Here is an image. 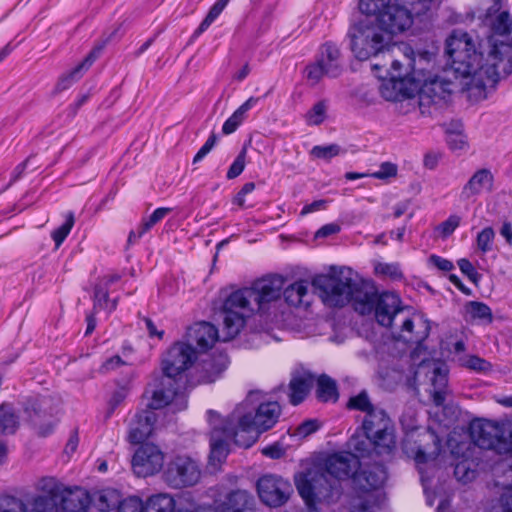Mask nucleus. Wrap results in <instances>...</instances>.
Returning a JSON list of instances; mask_svg holds the SVG:
<instances>
[{
	"instance_id": "4",
	"label": "nucleus",
	"mask_w": 512,
	"mask_h": 512,
	"mask_svg": "<svg viewBox=\"0 0 512 512\" xmlns=\"http://www.w3.org/2000/svg\"><path fill=\"white\" fill-rule=\"evenodd\" d=\"M358 468L360 461L353 453H334L297 474L295 485L308 507L317 501L333 502L342 494L341 480L353 477Z\"/></svg>"
},
{
	"instance_id": "38",
	"label": "nucleus",
	"mask_w": 512,
	"mask_h": 512,
	"mask_svg": "<svg viewBox=\"0 0 512 512\" xmlns=\"http://www.w3.org/2000/svg\"><path fill=\"white\" fill-rule=\"evenodd\" d=\"M230 0H217L214 5L210 8L206 17L200 23L199 27L194 31L193 38L198 37L203 32H205L210 25L217 19V17L222 13L224 8L227 6Z\"/></svg>"
},
{
	"instance_id": "41",
	"label": "nucleus",
	"mask_w": 512,
	"mask_h": 512,
	"mask_svg": "<svg viewBox=\"0 0 512 512\" xmlns=\"http://www.w3.org/2000/svg\"><path fill=\"white\" fill-rule=\"evenodd\" d=\"M171 212V208H157L147 219H144L138 227V237H142L154 225L160 222L165 216Z\"/></svg>"
},
{
	"instance_id": "15",
	"label": "nucleus",
	"mask_w": 512,
	"mask_h": 512,
	"mask_svg": "<svg viewBox=\"0 0 512 512\" xmlns=\"http://www.w3.org/2000/svg\"><path fill=\"white\" fill-rule=\"evenodd\" d=\"M447 446L452 456L456 459L453 465L454 475L457 480L467 483L475 479L478 463L472 458L474 454L472 444L469 441L459 440L456 436L450 435L447 440Z\"/></svg>"
},
{
	"instance_id": "62",
	"label": "nucleus",
	"mask_w": 512,
	"mask_h": 512,
	"mask_svg": "<svg viewBox=\"0 0 512 512\" xmlns=\"http://www.w3.org/2000/svg\"><path fill=\"white\" fill-rule=\"evenodd\" d=\"M447 143L452 150H462L466 146V141L460 134L449 135Z\"/></svg>"
},
{
	"instance_id": "1",
	"label": "nucleus",
	"mask_w": 512,
	"mask_h": 512,
	"mask_svg": "<svg viewBox=\"0 0 512 512\" xmlns=\"http://www.w3.org/2000/svg\"><path fill=\"white\" fill-rule=\"evenodd\" d=\"M445 51L455 77L462 79L466 90H477L478 97L486 98V90L495 88L501 75L506 77L512 73V47L503 42L491 45L484 59L471 36L455 30L446 40Z\"/></svg>"
},
{
	"instance_id": "22",
	"label": "nucleus",
	"mask_w": 512,
	"mask_h": 512,
	"mask_svg": "<svg viewBox=\"0 0 512 512\" xmlns=\"http://www.w3.org/2000/svg\"><path fill=\"white\" fill-rule=\"evenodd\" d=\"M148 407L149 409L137 412L130 423L128 441L132 444L142 443L154 430V425L157 420V415L154 410L158 408L151 407V402L148 404Z\"/></svg>"
},
{
	"instance_id": "59",
	"label": "nucleus",
	"mask_w": 512,
	"mask_h": 512,
	"mask_svg": "<svg viewBox=\"0 0 512 512\" xmlns=\"http://www.w3.org/2000/svg\"><path fill=\"white\" fill-rule=\"evenodd\" d=\"M340 225L337 223H329L322 226L315 234L316 238H324L330 235L337 234L340 231Z\"/></svg>"
},
{
	"instance_id": "48",
	"label": "nucleus",
	"mask_w": 512,
	"mask_h": 512,
	"mask_svg": "<svg viewBox=\"0 0 512 512\" xmlns=\"http://www.w3.org/2000/svg\"><path fill=\"white\" fill-rule=\"evenodd\" d=\"M326 105L324 102H317L306 115L307 122L311 125H319L325 119Z\"/></svg>"
},
{
	"instance_id": "51",
	"label": "nucleus",
	"mask_w": 512,
	"mask_h": 512,
	"mask_svg": "<svg viewBox=\"0 0 512 512\" xmlns=\"http://www.w3.org/2000/svg\"><path fill=\"white\" fill-rule=\"evenodd\" d=\"M461 272L465 274L471 282L477 284L481 278V275L476 271L473 264L465 258L459 259L457 262Z\"/></svg>"
},
{
	"instance_id": "27",
	"label": "nucleus",
	"mask_w": 512,
	"mask_h": 512,
	"mask_svg": "<svg viewBox=\"0 0 512 512\" xmlns=\"http://www.w3.org/2000/svg\"><path fill=\"white\" fill-rule=\"evenodd\" d=\"M494 177L490 170L480 169L476 171L462 188L460 198L469 200L481 194L483 191H491Z\"/></svg>"
},
{
	"instance_id": "23",
	"label": "nucleus",
	"mask_w": 512,
	"mask_h": 512,
	"mask_svg": "<svg viewBox=\"0 0 512 512\" xmlns=\"http://www.w3.org/2000/svg\"><path fill=\"white\" fill-rule=\"evenodd\" d=\"M387 473L381 464L368 465L353 473V486L359 492H369L381 487L386 480Z\"/></svg>"
},
{
	"instance_id": "33",
	"label": "nucleus",
	"mask_w": 512,
	"mask_h": 512,
	"mask_svg": "<svg viewBox=\"0 0 512 512\" xmlns=\"http://www.w3.org/2000/svg\"><path fill=\"white\" fill-rule=\"evenodd\" d=\"M258 98L250 97L247 99L223 124L222 132L229 135L236 131L239 125L244 121L247 111L254 107Z\"/></svg>"
},
{
	"instance_id": "63",
	"label": "nucleus",
	"mask_w": 512,
	"mask_h": 512,
	"mask_svg": "<svg viewBox=\"0 0 512 512\" xmlns=\"http://www.w3.org/2000/svg\"><path fill=\"white\" fill-rule=\"evenodd\" d=\"M378 269L380 270L381 273L389 275L393 279L402 278V272L395 265L385 264L380 266Z\"/></svg>"
},
{
	"instance_id": "16",
	"label": "nucleus",
	"mask_w": 512,
	"mask_h": 512,
	"mask_svg": "<svg viewBox=\"0 0 512 512\" xmlns=\"http://www.w3.org/2000/svg\"><path fill=\"white\" fill-rule=\"evenodd\" d=\"M292 491L291 484L277 475L266 474L257 481L259 498L270 507H280L285 504Z\"/></svg>"
},
{
	"instance_id": "55",
	"label": "nucleus",
	"mask_w": 512,
	"mask_h": 512,
	"mask_svg": "<svg viewBox=\"0 0 512 512\" xmlns=\"http://www.w3.org/2000/svg\"><path fill=\"white\" fill-rule=\"evenodd\" d=\"M125 365V362L122 360V358L118 355H115L109 359H107L102 366L100 367L101 373H107L112 370H115L119 368L120 366Z\"/></svg>"
},
{
	"instance_id": "42",
	"label": "nucleus",
	"mask_w": 512,
	"mask_h": 512,
	"mask_svg": "<svg viewBox=\"0 0 512 512\" xmlns=\"http://www.w3.org/2000/svg\"><path fill=\"white\" fill-rule=\"evenodd\" d=\"M389 2L390 0H360L359 10L366 15H379Z\"/></svg>"
},
{
	"instance_id": "35",
	"label": "nucleus",
	"mask_w": 512,
	"mask_h": 512,
	"mask_svg": "<svg viewBox=\"0 0 512 512\" xmlns=\"http://www.w3.org/2000/svg\"><path fill=\"white\" fill-rule=\"evenodd\" d=\"M317 398L320 401H337L338 392L336 382L327 375H321L317 380Z\"/></svg>"
},
{
	"instance_id": "61",
	"label": "nucleus",
	"mask_w": 512,
	"mask_h": 512,
	"mask_svg": "<svg viewBox=\"0 0 512 512\" xmlns=\"http://www.w3.org/2000/svg\"><path fill=\"white\" fill-rule=\"evenodd\" d=\"M318 428L319 426L315 420H307L299 425L297 428V433L301 436H308L315 432Z\"/></svg>"
},
{
	"instance_id": "56",
	"label": "nucleus",
	"mask_w": 512,
	"mask_h": 512,
	"mask_svg": "<svg viewBox=\"0 0 512 512\" xmlns=\"http://www.w3.org/2000/svg\"><path fill=\"white\" fill-rule=\"evenodd\" d=\"M429 262L441 271H450L454 268V265L450 260L437 255H431L429 257Z\"/></svg>"
},
{
	"instance_id": "58",
	"label": "nucleus",
	"mask_w": 512,
	"mask_h": 512,
	"mask_svg": "<svg viewBox=\"0 0 512 512\" xmlns=\"http://www.w3.org/2000/svg\"><path fill=\"white\" fill-rule=\"evenodd\" d=\"M262 453H263V455H265L269 458L279 459L285 454V451L281 445H279L278 443H275L273 445H269V446L263 448Z\"/></svg>"
},
{
	"instance_id": "30",
	"label": "nucleus",
	"mask_w": 512,
	"mask_h": 512,
	"mask_svg": "<svg viewBox=\"0 0 512 512\" xmlns=\"http://www.w3.org/2000/svg\"><path fill=\"white\" fill-rule=\"evenodd\" d=\"M431 382L433 386V402L435 405L441 406L446 400L448 384L447 369L443 365H438L433 368Z\"/></svg>"
},
{
	"instance_id": "28",
	"label": "nucleus",
	"mask_w": 512,
	"mask_h": 512,
	"mask_svg": "<svg viewBox=\"0 0 512 512\" xmlns=\"http://www.w3.org/2000/svg\"><path fill=\"white\" fill-rule=\"evenodd\" d=\"M309 284L305 280L296 281L286 288H283L281 295H283L284 302L292 307H307L310 304L308 295Z\"/></svg>"
},
{
	"instance_id": "13",
	"label": "nucleus",
	"mask_w": 512,
	"mask_h": 512,
	"mask_svg": "<svg viewBox=\"0 0 512 512\" xmlns=\"http://www.w3.org/2000/svg\"><path fill=\"white\" fill-rule=\"evenodd\" d=\"M201 476L199 464L187 455L173 458L165 472L166 483L173 488H183L195 485Z\"/></svg>"
},
{
	"instance_id": "64",
	"label": "nucleus",
	"mask_w": 512,
	"mask_h": 512,
	"mask_svg": "<svg viewBox=\"0 0 512 512\" xmlns=\"http://www.w3.org/2000/svg\"><path fill=\"white\" fill-rule=\"evenodd\" d=\"M503 512H512V490L509 488L501 497Z\"/></svg>"
},
{
	"instance_id": "54",
	"label": "nucleus",
	"mask_w": 512,
	"mask_h": 512,
	"mask_svg": "<svg viewBox=\"0 0 512 512\" xmlns=\"http://www.w3.org/2000/svg\"><path fill=\"white\" fill-rule=\"evenodd\" d=\"M108 306V292L101 286H96L94 289V310L97 308H107Z\"/></svg>"
},
{
	"instance_id": "25",
	"label": "nucleus",
	"mask_w": 512,
	"mask_h": 512,
	"mask_svg": "<svg viewBox=\"0 0 512 512\" xmlns=\"http://www.w3.org/2000/svg\"><path fill=\"white\" fill-rule=\"evenodd\" d=\"M188 341L195 343L200 349L207 350L219 340L218 329L209 322H199L192 325L187 331Z\"/></svg>"
},
{
	"instance_id": "21",
	"label": "nucleus",
	"mask_w": 512,
	"mask_h": 512,
	"mask_svg": "<svg viewBox=\"0 0 512 512\" xmlns=\"http://www.w3.org/2000/svg\"><path fill=\"white\" fill-rule=\"evenodd\" d=\"M229 359L226 353L220 351L207 355L195 367V377L198 383H212L226 370Z\"/></svg>"
},
{
	"instance_id": "24",
	"label": "nucleus",
	"mask_w": 512,
	"mask_h": 512,
	"mask_svg": "<svg viewBox=\"0 0 512 512\" xmlns=\"http://www.w3.org/2000/svg\"><path fill=\"white\" fill-rule=\"evenodd\" d=\"M452 82L437 75L425 78L419 87L420 100L428 103H438L445 100L452 93Z\"/></svg>"
},
{
	"instance_id": "10",
	"label": "nucleus",
	"mask_w": 512,
	"mask_h": 512,
	"mask_svg": "<svg viewBox=\"0 0 512 512\" xmlns=\"http://www.w3.org/2000/svg\"><path fill=\"white\" fill-rule=\"evenodd\" d=\"M469 441L475 447L493 450L497 454L512 452V421L501 425L492 421L475 420L469 426Z\"/></svg>"
},
{
	"instance_id": "9",
	"label": "nucleus",
	"mask_w": 512,
	"mask_h": 512,
	"mask_svg": "<svg viewBox=\"0 0 512 512\" xmlns=\"http://www.w3.org/2000/svg\"><path fill=\"white\" fill-rule=\"evenodd\" d=\"M348 37L351 51L360 61L384 52L392 41L388 33L370 19L360 20L352 25L348 31Z\"/></svg>"
},
{
	"instance_id": "49",
	"label": "nucleus",
	"mask_w": 512,
	"mask_h": 512,
	"mask_svg": "<svg viewBox=\"0 0 512 512\" xmlns=\"http://www.w3.org/2000/svg\"><path fill=\"white\" fill-rule=\"evenodd\" d=\"M460 221L461 218L458 215H450L437 227V230L443 238H446L455 231Z\"/></svg>"
},
{
	"instance_id": "17",
	"label": "nucleus",
	"mask_w": 512,
	"mask_h": 512,
	"mask_svg": "<svg viewBox=\"0 0 512 512\" xmlns=\"http://www.w3.org/2000/svg\"><path fill=\"white\" fill-rule=\"evenodd\" d=\"M411 1V9L398 4H389L376 18L375 22L392 38V35L398 34L409 29L413 23V17H422L416 15L413 11Z\"/></svg>"
},
{
	"instance_id": "3",
	"label": "nucleus",
	"mask_w": 512,
	"mask_h": 512,
	"mask_svg": "<svg viewBox=\"0 0 512 512\" xmlns=\"http://www.w3.org/2000/svg\"><path fill=\"white\" fill-rule=\"evenodd\" d=\"M285 279L280 275H269L258 279L250 287L232 292L224 301L220 315L223 321V341L239 334L246 319L254 313L274 320L282 306L281 292Z\"/></svg>"
},
{
	"instance_id": "12",
	"label": "nucleus",
	"mask_w": 512,
	"mask_h": 512,
	"mask_svg": "<svg viewBox=\"0 0 512 512\" xmlns=\"http://www.w3.org/2000/svg\"><path fill=\"white\" fill-rule=\"evenodd\" d=\"M343 71L341 53L333 43L321 46L317 59L305 69L306 78L312 84H318L324 76L338 77Z\"/></svg>"
},
{
	"instance_id": "52",
	"label": "nucleus",
	"mask_w": 512,
	"mask_h": 512,
	"mask_svg": "<svg viewBox=\"0 0 512 512\" xmlns=\"http://www.w3.org/2000/svg\"><path fill=\"white\" fill-rule=\"evenodd\" d=\"M441 0H417L413 4V11L416 15H428L429 12L436 9Z\"/></svg>"
},
{
	"instance_id": "44",
	"label": "nucleus",
	"mask_w": 512,
	"mask_h": 512,
	"mask_svg": "<svg viewBox=\"0 0 512 512\" xmlns=\"http://www.w3.org/2000/svg\"><path fill=\"white\" fill-rule=\"evenodd\" d=\"M341 147L338 144H330L326 146H314L311 150V155L315 158L329 161L333 157L339 155Z\"/></svg>"
},
{
	"instance_id": "18",
	"label": "nucleus",
	"mask_w": 512,
	"mask_h": 512,
	"mask_svg": "<svg viewBox=\"0 0 512 512\" xmlns=\"http://www.w3.org/2000/svg\"><path fill=\"white\" fill-rule=\"evenodd\" d=\"M164 463L163 452L154 444L141 445L133 455L132 467L139 477H147L159 472Z\"/></svg>"
},
{
	"instance_id": "11",
	"label": "nucleus",
	"mask_w": 512,
	"mask_h": 512,
	"mask_svg": "<svg viewBox=\"0 0 512 512\" xmlns=\"http://www.w3.org/2000/svg\"><path fill=\"white\" fill-rule=\"evenodd\" d=\"M402 68L400 60L391 61L390 79L380 86L381 96L387 101H401L418 93L420 80H411L409 75L402 72Z\"/></svg>"
},
{
	"instance_id": "19",
	"label": "nucleus",
	"mask_w": 512,
	"mask_h": 512,
	"mask_svg": "<svg viewBox=\"0 0 512 512\" xmlns=\"http://www.w3.org/2000/svg\"><path fill=\"white\" fill-rule=\"evenodd\" d=\"M403 68L405 74L409 75L411 80H420L419 86L425 78L431 75L430 69L434 66L435 55L428 51H419L415 53L409 46L404 48Z\"/></svg>"
},
{
	"instance_id": "43",
	"label": "nucleus",
	"mask_w": 512,
	"mask_h": 512,
	"mask_svg": "<svg viewBox=\"0 0 512 512\" xmlns=\"http://www.w3.org/2000/svg\"><path fill=\"white\" fill-rule=\"evenodd\" d=\"M117 512H146V505L138 497H129L122 501ZM176 512H191L190 510L177 509Z\"/></svg>"
},
{
	"instance_id": "26",
	"label": "nucleus",
	"mask_w": 512,
	"mask_h": 512,
	"mask_svg": "<svg viewBox=\"0 0 512 512\" xmlns=\"http://www.w3.org/2000/svg\"><path fill=\"white\" fill-rule=\"evenodd\" d=\"M91 503L88 492L80 487L66 488L59 498L60 511L62 512H87Z\"/></svg>"
},
{
	"instance_id": "6",
	"label": "nucleus",
	"mask_w": 512,
	"mask_h": 512,
	"mask_svg": "<svg viewBox=\"0 0 512 512\" xmlns=\"http://www.w3.org/2000/svg\"><path fill=\"white\" fill-rule=\"evenodd\" d=\"M347 407L362 412L363 433L376 444V454L391 455L396 449L394 424L385 409L372 403L366 391L351 397Z\"/></svg>"
},
{
	"instance_id": "5",
	"label": "nucleus",
	"mask_w": 512,
	"mask_h": 512,
	"mask_svg": "<svg viewBox=\"0 0 512 512\" xmlns=\"http://www.w3.org/2000/svg\"><path fill=\"white\" fill-rule=\"evenodd\" d=\"M197 359V352L192 344L177 342L163 355L162 370L159 383L152 391L151 407L163 408L171 405L174 411L187 407V400L181 391L184 385L183 373Z\"/></svg>"
},
{
	"instance_id": "46",
	"label": "nucleus",
	"mask_w": 512,
	"mask_h": 512,
	"mask_svg": "<svg viewBox=\"0 0 512 512\" xmlns=\"http://www.w3.org/2000/svg\"><path fill=\"white\" fill-rule=\"evenodd\" d=\"M495 232L491 227L484 228L477 235V247L482 253H487L492 250Z\"/></svg>"
},
{
	"instance_id": "20",
	"label": "nucleus",
	"mask_w": 512,
	"mask_h": 512,
	"mask_svg": "<svg viewBox=\"0 0 512 512\" xmlns=\"http://www.w3.org/2000/svg\"><path fill=\"white\" fill-rule=\"evenodd\" d=\"M38 489L45 495L34 498L31 512H60L59 498L66 487L54 477H44L39 481Z\"/></svg>"
},
{
	"instance_id": "37",
	"label": "nucleus",
	"mask_w": 512,
	"mask_h": 512,
	"mask_svg": "<svg viewBox=\"0 0 512 512\" xmlns=\"http://www.w3.org/2000/svg\"><path fill=\"white\" fill-rule=\"evenodd\" d=\"M421 326H422L423 330L421 332H416L414 334L413 321L409 317H405L402 321L401 332L403 334L401 335V337L407 342L420 344L422 341H424L428 337V334H429L428 325L426 323L422 322Z\"/></svg>"
},
{
	"instance_id": "29",
	"label": "nucleus",
	"mask_w": 512,
	"mask_h": 512,
	"mask_svg": "<svg viewBox=\"0 0 512 512\" xmlns=\"http://www.w3.org/2000/svg\"><path fill=\"white\" fill-rule=\"evenodd\" d=\"M101 48L93 49L85 59L78 64L72 71L67 74H64L58 81L56 85L57 91H63L69 88L75 81L81 78L83 72L88 70V68L92 65V63L96 60L98 55L100 54Z\"/></svg>"
},
{
	"instance_id": "32",
	"label": "nucleus",
	"mask_w": 512,
	"mask_h": 512,
	"mask_svg": "<svg viewBox=\"0 0 512 512\" xmlns=\"http://www.w3.org/2000/svg\"><path fill=\"white\" fill-rule=\"evenodd\" d=\"M312 384L313 378L310 375H299L293 377L289 383V397L291 404H300L306 398Z\"/></svg>"
},
{
	"instance_id": "31",
	"label": "nucleus",
	"mask_w": 512,
	"mask_h": 512,
	"mask_svg": "<svg viewBox=\"0 0 512 512\" xmlns=\"http://www.w3.org/2000/svg\"><path fill=\"white\" fill-rule=\"evenodd\" d=\"M20 427V416L10 403L0 405V434L13 435Z\"/></svg>"
},
{
	"instance_id": "60",
	"label": "nucleus",
	"mask_w": 512,
	"mask_h": 512,
	"mask_svg": "<svg viewBox=\"0 0 512 512\" xmlns=\"http://www.w3.org/2000/svg\"><path fill=\"white\" fill-rule=\"evenodd\" d=\"M467 366L476 371H485L490 367V364L478 356H471L467 361Z\"/></svg>"
},
{
	"instance_id": "57",
	"label": "nucleus",
	"mask_w": 512,
	"mask_h": 512,
	"mask_svg": "<svg viewBox=\"0 0 512 512\" xmlns=\"http://www.w3.org/2000/svg\"><path fill=\"white\" fill-rule=\"evenodd\" d=\"M109 493L102 492L98 495V498L96 499L95 506L100 511H108L111 508L115 507L117 504V501L110 503L109 501Z\"/></svg>"
},
{
	"instance_id": "45",
	"label": "nucleus",
	"mask_w": 512,
	"mask_h": 512,
	"mask_svg": "<svg viewBox=\"0 0 512 512\" xmlns=\"http://www.w3.org/2000/svg\"><path fill=\"white\" fill-rule=\"evenodd\" d=\"M0 512H27L24 502L13 496L0 497Z\"/></svg>"
},
{
	"instance_id": "40",
	"label": "nucleus",
	"mask_w": 512,
	"mask_h": 512,
	"mask_svg": "<svg viewBox=\"0 0 512 512\" xmlns=\"http://www.w3.org/2000/svg\"><path fill=\"white\" fill-rule=\"evenodd\" d=\"M495 34L508 35L512 30V19L508 11H502L491 22Z\"/></svg>"
},
{
	"instance_id": "50",
	"label": "nucleus",
	"mask_w": 512,
	"mask_h": 512,
	"mask_svg": "<svg viewBox=\"0 0 512 512\" xmlns=\"http://www.w3.org/2000/svg\"><path fill=\"white\" fill-rule=\"evenodd\" d=\"M245 158H246V150L243 149L238 154V156L236 157L234 162L231 164V166L229 167V169L227 171V175H226L228 179H234V178L238 177L243 172V170L245 168Z\"/></svg>"
},
{
	"instance_id": "53",
	"label": "nucleus",
	"mask_w": 512,
	"mask_h": 512,
	"mask_svg": "<svg viewBox=\"0 0 512 512\" xmlns=\"http://www.w3.org/2000/svg\"><path fill=\"white\" fill-rule=\"evenodd\" d=\"M397 174V166L391 162H384L380 165L378 171L371 174L376 179H387Z\"/></svg>"
},
{
	"instance_id": "39",
	"label": "nucleus",
	"mask_w": 512,
	"mask_h": 512,
	"mask_svg": "<svg viewBox=\"0 0 512 512\" xmlns=\"http://www.w3.org/2000/svg\"><path fill=\"white\" fill-rule=\"evenodd\" d=\"M75 223V217L73 212H68L65 215V222L52 231L51 237L55 243L56 248H59L60 245L64 242L66 237L69 235L71 229L73 228Z\"/></svg>"
},
{
	"instance_id": "7",
	"label": "nucleus",
	"mask_w": 512,
	"mask_h": 512,
	"mask_svg": "<svg viewBox=\"0 0 512 512\" xmlns=\"http://www.w3.org/2000/svg\"><path fill=\"white\" fill-rule=\"evenodd\" d=\"M260 391H250L229 415L245 436H255L271 429L281 414L280 405L274 401L263 402Z\"/></svg>"
},
{
	"instance_id": "34",
	"label": "nucleus",
	"mask_w": 512,
	"mask_h": 512,
	"mask_svg": "<svg viewBox=\"0 0 512 512\" xmlns=\"http://www.w3.org/2000/svg\"><path fill=\"white\" fill-rule=\"evenodd\" d=\"M348 447L357 459L368 456L371 452L376 453V444L365 434L363 436L353 435L348 442Z\"/></svg>"
},
{
	"instance_id": "2",
	"label": "nucleus",
	"mask_w": 512,
	"mask_h": 512,
	"mask_svg": "<svg viewBox=\"0 0 512 512\" xmlns=\"http://www.w3.org/2000/svg\"><path fill=\"white\" fill-rule=\"evenodd\" d=\"M312 285L325 305L344 307L351 304L361 315L374 312L377 322L384 327L392 326L395 318L403 312L397 294H378L372 284L357 279L350 268H341L329 275H318Z\"/></svg>"
},
{
	"instance_id": "47",
	"label": "nucleus",
	"mask_w": 512,
	"mask_h": 512,
	"mask_svg": "<svg viewBox=\"0 0 512 512\" xmlns=\"http://www.w3.org/2000/svg\"><path fill=\"white\" fill-rule=\"evenodd\" d=\"M469 312L475 319H481L488 322L492 321V312L489 306L482 302L472 301L469 303Z\"/></svg>"
},
{
	"instance_id": "36",
	"label": "nucleus",
	"mask_w": 512,
	"mask_h": 512,
	"mask_svg": "<svg viewBox=\"0 0 512 512\" xmlns=\"http://www.w3.org/2000/svg\"><path fill=\"white\" fill-rule=\"evenodd\" d=\"M146 512H174L175 500L168 494H158L150 497L147 501Z\"/></svg>"
},
{
	"instance_id": "8",
	"label": "nucleus",
	"mask_w": 512,
	"mask_h": 512,
	"mask_svg": "<svg viewBox=\"0 0 512 512\" xmlns=\"http://www.w3.org/2000/svg\"><path fill=\"white\" fill-rule=\"evenodd\" d=\"M207 416L211 427L210 462L221 463L224 461L228 455V446L231 442L244 448H248L254 443V437L243 435L236 424L231 423L230 416L222 419L214 410H209Z\"/></svg>"
},
{
	"instance_id": "14",
	"label": "nucleus",
	"mask_w": 512,
	"mask_h": 512,
	"mask_svg": "<svg viewBox=\"0 0 512 512\" xmlns=\"http://www.w3.org/2000/svg\"><path fill=\"white\" fill-rule=\"evenodd\" d=\"M24 412L39 436L45 437L52 433L56 420L50 397L41 396L27 399Z\"/></svg>"
}]
</instances>
